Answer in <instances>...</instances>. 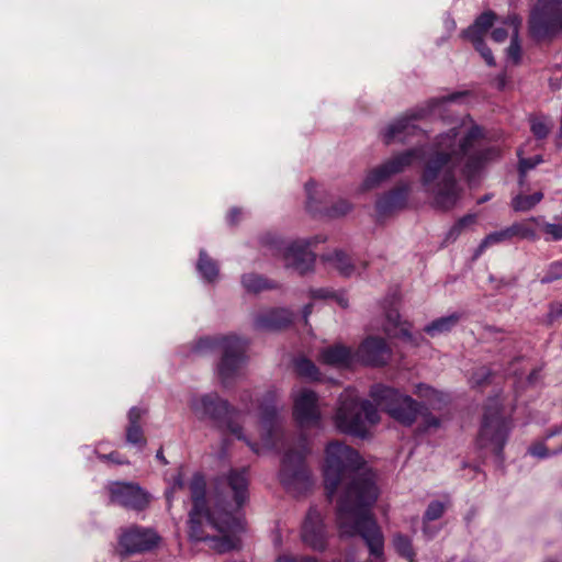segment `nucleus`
<instances>
[{"label":"nucleus","mask_w":562,"mask_h":562,"mask_svg":"<svg viewBox=\"0 0 562 562\" xmlns=\"http://www.w3.org/2000/svg\"><path fill=\"white\" fill-rule=\"evenodd\" d=\"M445 509V504L439 501H432L427 506L423 516V533L427 538H432L438 532V529H432L429 522L439 519L443 515Z\"/></svg>","instance_id":"nucleus-26"},{"label":"nucleus","mask_w":562,"mask_h":562,"mask_svg":"<svg viewBox=\"0 0 562 562\" xmlns=\"http://www.w3.org/2000/svg\"><path fill=\"white\" fill-rule=\"evenodd\" d=\"M380 416L376 406L368 401H360L355 389H346L339 396L338 407L334 416L336 428L344 434L364 438L367 423H379Z\"/></svg>","instance_id":"nucleus-8"},{"label":"nucleus","mask_w":562,"mask_h":562,"mask_svg":"<svg viewBox=\"0 0 562 562\" xmlns=\"http://www.w3.org/2000/svg\"><path fill=\"white\" fill-rule=\"evenodd\" d=\"M467 92H453L442 97H435L425 103L407 111L404 115L391 122L382 132L381 137L385 145L392 143H406L412 136L420 134L422 131L415 124V121L427 116L443 117L448 104L458 102L464 98Z\"/></svg>","instance_id":"nucleus-6"},{"label":"nucleus","mask_w":562,"mask_h":562,"mask_svg":"<svg viewBox=\"0 0 562 562\" xmlns=\"http://www.w3.org/2000/svg\"><path fill=\"white\" fill-rule=\"evenodd\" d=\"M156 458H157L159 461H161L164 464H167V463H168V462H167V460H166V458H165V456H164V452H162V450H161V449L157 451V453H156Z\"/></svg>","instance_id":"nucleus-56"},{"label":"nucleus","mask_w":562,"mask_h":562,"mask_svg":"<svg viewBox=\"0 0 562 562\" xmlns=\"http://www.w3.org/2000/svg\"><path fill=\"white\" fill-rule=\"evenodd\" d=\"M370 397L376 406L403 425L411 426L419 412V406L411 396L384 384H374Z\"/></svg>","instance_id":"nucleus-10"},{"label":"nucleus","mask_w":562,"mask_h":562,"mask_svg":"<svg viewBox=\"0 0 562 562\" xmlns=\"http://www.w3.org/2000/svg\"><path fill=\"white\" fill-rule=\"evenodd\" d=\"M424 425L425 430L430 428H438L440 426V420L432 415H426L424 418Z\"/></svg>","instance_id":"nucleus-48"},{"label":"nucleus","mask_w":562,"mask_h":562,"mask_svg":"<svg viewBox=\"0 0 562 562\" xmlns=\"http://www.w3.org/2000/svg\"><path fill=\"white\" fill-rule=\"evenodd\" d=\"M542 161V157L539 155L531 158H520L518 164L519 183L522 184L527 172L536 168Z\"/></svg>","instance_id":"nucleus-36"},{"label":"nucleus","mask_w":562,"mask_h":562,"mask_svg":"<svg viewBox=\"0 0 562 562\" xmlns=\"http://www.w3.org/2000/svg\"><path fill=\"white\" fill-rule=\"evenodd\" d=\"M241 284L249 293H258L263 290L273 289L274 284L257 273H245L241 276Z\"/></svg>","instance_id":"nucleus-27"},{"label":"nucleus","mask_w":562,"mask_h":562,"mask_svg":"<svg viewBox=\"0 0 562 562\" xmlns=\"http://www.w3.org/2000/svg\"><path fill=\"white\" fill-rule=\"evenodd\" d=\"M248 484L246 468L229 470L215 479L209 505L205 479L195 473L189 483L193 503L189 513L190 539L209 541L210 548L220 553L237 548V533L244 530L241 508L248 501Z\"/></svg>","instance_id":"nucleus-4"},{"label":"nucleus","mask_w":562,"mask_h":562,"mask_svg":"<svg viewBox=\"0 0 562 562\" xmlns=\"http://www.w3.org/2000/svg\"><path fill=\"white\" fill-rule=\"evenodd\" d=\"M295 370L299 375L316 381L321 379L317 367L307 358H297L294 362Z\"/></svg>","instance_id":"nucleus-30"},{"label":"nucleus","mask_w":562,"mask_h":562,"mask_svg":"<svg viewBox=\"0 0 562 562\" xmlns=\"http://www.w3.org/2000/svg\"><path fill=\"white\" fill-rule=\"evenodd\" d=\"M513 238L536 240L538 236L527 222H516L506 228L486 235L474 250V259L479 258L490 246L509 241Z\"/></svg>","instance_id":"nucleus-17"},{"label":"nucleus","mask_w":562,"mask_h":562,"mask_svg":"<svg viewBox=\"0 0 562 562\" xmlns=\"http://www.w3.org/2000/svg\"><path fill=\"white\" fill-rule=\"evenodd\" d=\"M557 220H561L562 221V214L559 216V217H555Z\"/></svg>","instance_id":"nucleus-64"},{"label":"nucleus","mask_w":562,"mask_h":562,"mask_svg":"<svg viewBox=\"0 0 562 562\" xmlns=\"http://www.w3.org/2000/svg\"><path fill=\"white\" fill-rule=\"evenodd\" d=\"M559 452H562V447L558 451H554L552 454H557Z\"/></svg>","instance_id":"nucleus-62"},{"label":"nucleus","mask_w":562,"mask_h":562,"mask_svg":"<svg viewBox=\"0 0 562 562\" xmlns=\"http://www.w3.org/2000/svg\"><path fill=\"white\" fill-rule=\"evenodd\" d=\"M391 348L383 338L368 337L358 348V358L368 366L380 367L391 359Z\"/></svg>","instance_id":"nucleus-18"},{"label":"nucleus","mask_w":562,"mask_h":562,"mask_svg":"<svg viewBox=\"0 0 562 562\" xmlns=\"http://www.w3.org/2000/svg\"><path fill=\"white\" fill-rule=\"evenodd\" d=\"M305 192H306V207L310 212H319L321 211V192L318 190L317 184L314 181H308L305 183Z\"/></svg>","instance_id":"nucleus-32"},{"label":"nucleus","mask_w":562,"mask_h":562,"mask_svg":"<svg viewBox=\"0 0 562 562\" xmlns=\"http://www.w3.org/2000/svg\"><path fill=\"white\" fill-rule=\"evenodd\" d=\"M160 537L150 529L138 526H132L121 533L119 544L127 554L149 551L158 546Z\"/></svg>","instance_id":"nucleus-14"},{"label":"nucleus","mask_w":562,"mask_h":562,"mask_svg":"<svg viewBox=\"0 0 562 562\" xmlns=\"http://www.w3.org/2000/svg\"><path fill=\"white\" fill-rule=\"evenodd\" d=\"M415 394H417L419 397L425 398L427 401V404L434 408L436 407L437 403H440L442 401L441 393L423 383L416 385Z\"/></svg>","instance_id":"nucleus-33"},{"label":"nucleus","mask_w":562,"mask_h":562,"mask_svg":"<svg viewBox=\"0 0 562 562\" xmlns=\"http://www.w3.org/2000/svg\"><path fill=\"white\" fill-rule=\"evenodd\" d=\"M528 452L536 457V458H540V459H544V458H548L550 456L546 445L543 442H538L533 446H531L529 449H528Z\"/></svg>","instance_id":"nucleus-43"},{"label":"nucleus","mask_w":562,"mask_h":562,"mask_svg":"<svg viewBox=\"0 0 562 562\" xmlns=\"http://www.w3.org/2000/svg\"><path fill=\"white\" fill-rule=\"evenodd\" d=\"M126 441L135 446H145L146 440L144 439L140 425H128L126 429Z\"/></svg>","instance_id":"nucleus-37"},{"label":"nucleus","mask_w":562,"mask_h":562,"mask_svg":"<svg viewBox=\"0 0 562 562\" xmlns=\"http://www.w3.org/2000/svg\"><path fill=\"white\" fill-rule=\"evenodd\" d=\"M475 221V216L472 215V214H469V215H465L463 217H461L450 229L449 232L447 233V237L446 239L447 240H456L460 234L462 233V231L473 224Z\"/></svg>","instance_id":"nucleus-35"},{"label":"nucleus","mask_w":562,"mask_h":562,"mask_svg":"<svg viewBox=\"0 0 562 562\" xmlns=\"http://www.w3.org/2000/svg\"><path fill=\"white\" fill-rule=\"evenodd\" d=\"M279 398L280 394L276 389L268 390L262 396L259 407L261 443L251 441L244 434L243 426L238 424L241 413L217 393L194 394L189 400V406L199 420L213 422L220 429L244 441L256 454H260L263 449L284 450L279 480L289 493L301 495L313 485L310 470L305 464V457L308 453L307 441L301 437L294 442L285 436L280 418L283 405H278Z\"/></svg>","instance_id":"nucleus-2"},{"label":"nucleus","mask_w":562,"mask_h":562,"mask_svg":"<svg viewBox=\"0 0 562 562\" xmlns=\"http://www.w3.org/2000/svg\"><path fill=\"white\" fill-rule=\"evenodd\" d=\"M184 487V480L182 474L179 472L172 480V484L170 491L166 493L168 501L171 499V494L177 492L178 490H182Z\"/></svg>","instance_id":"nucleus-45"},{"label":"nucleus","mask_w":562,"mask_h":562,"mask_svg":"<svg viewBox=\"0 0 562 562\" xmlns=\"http://www.w3.org/2000/svg\"><path fill=\"white\" fill-rule=\"evenodd\" d=\"M240 214L241 211L239 209L233 207L227 215L228 223L232 225L236 224L239 220Z\"/></svg>","instance_id":"nucleus-51"},{"label":"nucleus","mask_w":562,"mask_h":562,"mask_svg":"<svg viewBox=\"0 0 562 562\" xmlns=\"http://www.w3.org/2000/svg\"><path fill=\"white\" fill-rule=\"evenodd\" d=\"M408 189L406 186L395 188L382 194L375 203L376 212L380 216L387 215L405 206Z\"/></svg>","instance_id":"nucleus-20"},{"label":"nucleus","mask_w":562,"mask_h":562,"mask_svg":"<svg viewBox=\"0 0 562 562\" xmlns=\"http://www.w3.org/2000/svg\"><path fill=\"white\" fill-rule=\"evenodd\" d=\"M322 258L345 277H349L353 272V266L350 263L349 258L340 250L324 255Z\"/></svg>","instance_id":"nucleus-28"},{"label":"nucleus","mask_w":562,"mask_h":562,"mask_svg":"<svg viewBox=\"0 0 562 562\" xmlns=\"http://www.w3.org/2000/svg\"><path fill=\"white\" fill-rule=\"evenodd\" d=\"M561 431H562V426H561V427H557V428H554V429L550 430V431L547 434L546 438H552L553 436H555V435L560 434Z\"/></svg>","instance_id":"nucleus-55"},{"label":"nucleus","mask_w":562,"mask_h":562,"mask_svg":"<svg viewBox=\"0 0 562 562\" xmlns=\"http://www.w3.org/2000/svg\"><path fill=\"white\" fill-rule=\"evenodd\" d=\"M293 313L288 308H271L259 313L254 319V327L259 330H278L292 323Z\"/></svg>","instance_id":"nucleus-19"},{"label":"nucleus","mask_w":562,"mask_h":562,"mask_svg":"<svg viewBox=\"0 0 562 562\" xmlns=\"http://www.w3.org/2000/svg\"><path fill=\"white\" fill-rule=\"evenodd\" d=\"M293 416L301 428L319 427L322 414L317 394L307 387L292 391Z\"/></svg>","instance_id":"nucleus-12"},{"label":"nucleus","mask_w":562,"mask_h":562,"mask_svg":"<svg viewBox=\"0 0 562 562\" xmlns=\"http://www.w3.org/2000/svg\"><path fill=\"white\" fill-rule=\"evenodd\" d=\"M108 490L111 503L128 509L143 510L149 503V494L135 483L112 482Z\"/></svg>","instance_id":"nucleus-13"},{"label":"nucleus","mask_w":562,"mask_h":562,"mask_svg":"<svg viewBox=\"0 0 562 562\" xmlns=\"http://www.w3.org/2000/svg\"><path fill=\"white\" fill-rule=\"evenodd\" d=\"M462 316V313L459 312L441 316L427 324L424 327V331L431 337L449 333L452 328H454L458 325Z\"/></svg>","instance_id":"nucleus-22"},{"label":"nucleus","mask_w":562,"mask_h":562,"mask_svg":"<svg viewBox=\"0 0 562 562\" xmlns=\"http://www.w3.org/2000/svg\"><path fill=\"white\" fill-rule=\"evenodd\" d=\"M528 26L537 41L559 35L562 32V0H538L530 12Z\"/></svg>","instance_id":"nucleus-11"},{"label":"nucleus","mask_w":562,"mask_h":562,"mask_svg":"<svg viewBox=\"0 0 562 562\" xmlns=\"http://www.w3.org/2000/svg\"><path fill=\"white\" fill-rule=\"evenodd\" d=\"M562 278V261H554L549 266L548 273L542 278V283H550Z\"/></svg>","instance_id":"nucleus-41"},{"label":"nucleus","mask_w":562,"mask_h":562,"mask_svg":"<svg viewBox=\"0 0 562 562\" xmlns=\"http://www.w3.org/2000/svg\"><path fill=\"white\" fill-rule=\"evenodd\" d=\"M449 26H451L452 29L456 27V23L452 21L451 23H449Z\"/></svg>","instance_id":"nucleus-61"},{"label":"nucleus","mask_w":562,"mask_h":562,"mask_svg":"<svg viewBox=\"0 0 562 562\" xmlns=\"http://www.w3.org/2000/svg\"><path fill=\"white\" fill-rule=\"evenodd\" d=\"M331 296L336 299L337 303H338L342 308L348 307V300L345 297V295H344V294H336V293H333V295H331Z\"/></svg>","instance_id":"nucleus-52"},{"label":"nucleus","mask_w":562,"mask_h":562,"mask_svg":"<svg viewBox=\"0 0 562 562\" xmlns=\"http://www.w3.org/2000/svg\"><path fill=\"white\" fill-rule=\"evenodd\" d=\"M543 232L549 236L547 240H560L562 239V224L561 223H548L542 224Z\"/></svg>","instance_id":"nucleus-40"},{"label":"nucleus","mask_w":562,"mask_h":562,"mask_svg":"<svg viewBox=\"0 0 562 562\" xmlns=\"http://www.w3.org/2000/svg\"><path fill=\"white\" fill-rule=\"evenodd\" d=\"M324 482L329 498L340 492L336 522L340 537L361 536L375 558L383 555V536L370 513L379 496L374 473L360 454L339 441L325 449Z\"/></svg>","instance_id":"nucleus-3"},{"label":"nucleus","mask_w":562,"mask_h":562,"mask_svg":"<svg viewBox=\"0 0 562 562\" xmlns=\"http://www.w3.org/2000/svg\"><path fill=\"white\" fill-rule=\"evenodd\" d=\"M196 270L201 279L207 283L215 282L220 276L217 262L213 260L204 249H201L199 252Z\"/></svg>","instance_id":"nucleus-25"},{"label":"nucleus","mask_w":562,"mask_h":562,"mask_svg":"<svg viewBox=\"0 0 562 562\" xmlns=\"http://www.w3.org/2000/svg\"><path fill=\"white\" fill-rule=\"evenodd\" d=\"M530 130L536 138L542 139L546 138L550 130L552 128V122L549 117L546 116H533L530 117Z\"/></svg>","instance_id":"nucleus-31"},{"label":"nucleus","mask_w":562,"mask_h":562,"mask_svg":"<svg viewBox=\"0 0 562 562\" xmlns=\"http://www.w3.org/2000/svg\"><path fill=\"white\" fill-rule=\"evenodd\" d=\"M393 544L402 557L408 559L409 561L413 560L414 557V550L412 547V540L409 537L397 533L393 538Z\"/></svg>","instance_id":"nucleus-34"},{"label":"nucleus","mask_w":562,"mask_h":562,"mask_svg":"<svg viewBox=\"0 0 562 562\" xmlns=\"http://www.w3.org/2000/svg\"><path fill=\"white\" fill-rule=\"evenodd\" d=\"M495 20V14L492 11H486L480 14L473 24L462 32V37L469 40L481 54L488 66L495 65V59L492 50L484 43V35L492 27Z\"/></svg>","instance_id":"nucleus-16"},{"label":"nucleus","mask_w":562,"mask_h":562,"mask_svg":"<svg viewBox=\"0 0 562 562\" xmlns=\"http://www.w3.org/2000/svg\"><path fill=\"white\" fill-rule=\"evenodd\" d=\"M261 245L267 247L272 256L280 257L285 266L292 267L299 273L304 274L311 271L315 262V254L311 247L324 243L322 236L285 241L274 234H266L260 239Z\"/></svg>","instance_id":"nucleus-9"},{"label":"nucleus","mask_w":562,"mask_h":562,"mask_svg":"<svg viewBox=\"0 0 562 562\" xmlns=\"http://www.w3.org/2000/svg\"><path fill=\"white\" fill-rule=\"evenodd\" d=\"M351 211V204L346 200H339L331 207L326 210V214L330 217H338L346 215Z\"/></svg>","instance_id":"nucleus-39"},{"label":"nucleus","mask_w":562,"mask_h":562,"mask_svg":"<svg viewBox=\"0 0 562 562\" xmlns=\"http://www.w3.org/2000/svg\"><path fill=\"white\" fill-rule=\"evenodd\" d=\"M544 562H555V561L552 559H549V560H546Z\"/></svg>","instance_id":"nucleus-63"},{"label":"nucleus","mask_w":562,"mask_h":562,"mask_svg":"<svg viewBox=\"0 0 562 562\" xmlns=\"http://www.w3.org/2000/svg\"><path fill=\"white\" fill-rule=\"evenodd\" d=\"M483 128L471 119L441 133L432 145L415 146L404 150L371 169L364 177L362 190L380 187L403 172L415 161H422L419 183L435 209L452 210L461 200L463 189L457 179L461 171L469 183L481 173L485 165L499 157L496 147H480Z\"/></svg>","instance_id":"nucleus-1"},{"label":"nucleus","mask_w":562,"mask_h":562,"mask_svg":"<svg viewBox=\"0 0 562 562\" xmlns=\"http://www.w3.org/2000/svg\"><path fill=\"white\" fill-rule=\"evenodd\" d=\"M384 330L390 337H400L408 341L413 338L409 331V325L401 322L400 313L396 310L386 312Z\"/></svg>","instance_id":"nucleus-23"},{"label":"nucleus","mask_w":562,"mask_h":562,"mask_svg":"<svg viewBox=\"0 0 562 562\" xmlns=\"http://www.w3.org/2000/svg\"><path fill=\"white\" fill-rule=\"evenodd\" d=\"M538 374H539V370H533L529 375H528V383L529 384H535L538 380Z\"/></svg>","instance_id":"nucleus-53"},{"label":"nucleus","mask_w":562,"mask_h":562,"mask_svg":"<svg viewBox=\"0 0 562 562\" xmlns=\"http://www.w3.org/2000/svg\"><path fill=\"white\" fill-rule=\"evenodd\" d=\"M101 461H110L115 464H125L126 460L122 459L117 452H110L108 454H97Z\"/></svg>","instance_id":"nucleus-47"},{"label":"nucleus","mask_w":562,"mask_h":562,"mask_svg":"<svg viewBox=\"0 0 562 562\" xmlns=\"http://www.w3.org/2000/svg\"><path fill=\"white\" fill-rule=\"evenodd\" d=\"M247 340L236 335L203 337L199 339L192 352L206 355L221 351L222 357L216 366V375L224 387L231 386L239 376L247 362Z\"/></svg>","instance_id":"nucleus-5"},{"label":"nucleus","mask_w":562,"mask_h":562,"mask_svg":"<svg viewBox=\"0 0 562 562\" xmlns=\"http://www.w3.org/2000/svg\"><path fill=\"white\" fill-rule=\"evenodd\" d=\"M302 541L314 551H325L328 532L321 512L312 506L302 525Z\"/></svg>","instance_id":"nucleus-15"},{"label":"nucleus","mask_w":562,"mask_h":562,"mask_svg":"<svg viewBox=\"0 0 562 562\" xmlns=\"http://www.w3.org/2000/svg\"><path fill=\"white\" fill-rule=\"evenodd\" d=\"M506 23L512 30L510 44L507 48V58L513 60L515 64H518L521 58V46L519 41L521 19L518 15L513 14L507 16Z\"/></svg>","instance_id":"nucleus-24"},{"label":"nucleus","mask_w":562,"mask_h":562,"mask_svg":"<svg viewBox=\"0 0 562 562\" xmlns=\"http://www.w3.org/2000/svg\"><path fill=\"white\" fill-rule=\"evenodd\" d=\"M505 77L502 75V76H498L497 78V85H498V88L499 89H503L505 87Z\"/></svg>","instance_id":"nucleus-57"},{"label":"nucleus","mask_w":562,"mask_h":562,"mask_svg":"<svg viewBox=\"0 0 562 562\" xmlns=\"http://www.w3.org/2000/svg\"><path fill=\"white\" fill-rule=\"evenodd\" d=\"M449 26H451L452 29L456 27V23L452 21L451 23H449Z\"/></svg>","instance_id":"nucleus-60"},{"label":"nucleus","mask_w":562,"mask_h":562,"mask_svg":"<svg viewBox=\"0 0 562 562\" xmlns=\"http://www.w3.org/2000/svg\"><path fill=\"white\" fill-rule=\"evenodd\" d=\"M529 221H531V222H538V221H539V218H538V217H531V218H529Z\"/></svg>","instance_id":"nucleus-59"},{"label":"nucleus","mask_w":562,"mask_h":562,"mask_svg":"<svg viewBox=\"0 0 562 562\" xmlns=\"http://www.w3.org/2000/svg\"><path fill=\"white\" fill-rule=\"evenodd\" d=\"M311 295L314 299H327L333 295V293L326 289H316L311 291Z\"/></svg>","instance_id":"nucleus-50"},{"label":"nucleus","mask_w":562,"mask_h":562,"mask_svg":"<svg viewBox=\"0 0 562 562\" xmlns=\"http://www.w3.org/2000/svg\"><path fill=\"white\" fill-rule=\"evenodd\" d=\"M543 199L542 192L538 191L529 195L517 194L512 200V207L516 212H527L533 209Z\"/></svg>","instance_id":"nucleus-29"},{"label":"nucleus","mask_w":562,"mask_h":562,"mask_svg":"<svg viewBox=\"0 0 562 562\" xmlns=\"http://www.w3.org/2000/svg\"><path fill=\"white\" fill-rule=\"evenodd\" d=\"M491 375L492 372L488 368L481 367L472 373L470 378V383L472 384V386H481L488 381Z\"/></svg>","instance_id":"nucleus-38"},{"label":"nucleus","mask_w":562,"mask_h":562,"mask_svg":"<svg viewBox=\"0 0 562 562\" xmlns=\"http://www.w3.org/2000/svg\"><path fill=\"white\" fill-rule=\"evenodd\" d=\"M512 430V419L503 413L498 396L488 398L481 428L476 439L477 448L484 453H491L498 467L504 462V447Z\"/></svg>","instance_id":"nucleus-7"},{"label":"nucleus","mask_w":562,"mask_h":562,"mask_svg":"<svg viewBox=\"0 0 562 562\" xmlns=\"http://www.w3.org/2000/svg\"><path fill=\"white\" fill-rule=\"evenodd\" d=\"M146 414V409L133 406L128 412V425H139V420Z\"/></svg>","instance_id":"nucleus-44"},{"label":"nucleus","mask_w":562,"mask_h":562,"mask_svg":"<svg viewBox=\"0 0 562 562\" xmlns=\"http://www.w3.org/2000/svg\"><path fill=\"white\" fill-rule=\"evenodd\" d=\"M490 199H491V196H490L488 194H487V195H484L483 198H481V199L479 200V203H484V202L488 201Z\"/></svg>","instance_id":"nucleus-58"},{"label":"nucleus","mask_w":562,"mask_h":562,"mask_svg":"<svg viewBox=\"0 0 562 562\" xmlns=\"http://www.w3.org/2000/svg\"><path fill=\"white\" fill-rule=\"evenodd\" d=\"M352 358L351 349L342 345L325 348L321 352V360L330 366L347 367L352 362Z\"/></svg>","instance_id":"nucleus-21"},{"label":"nucleus","mask_w":562,"mask_h":562,"mask_svg":"<svg viewBox=\"0 0 562 562\" xmlns=\"http://www.w3.org/2000/svg\"><path fill=\"white\" fill-rule=\"evenodd\" d=\"M562 316V304H552L548 317L553 321L557 317Z\"/></svg>","instance_id":"nucleus-49"},{"label":"nucleus","mask_w":562,"mask_h":562,"mask_svg":"<svg viewBox=\"0 0 562 562\" xmlns=\"http://www.w3.org/2000/svg\"><path fill=\"white\" fill-rule=\"evenodd\" d=\"M312 307H313V305H312V304H306V305L303 307V317H304L305 322H307V317H308V315L312 313Z\"/></svg>","instance_id":"nucleus-54"},{"label":"nucleus","mask_w":562,"mask_h":562,"mask_svg":"<svg viewBox=\"0 0 562 562\" xmlns=\"http://www.w3.org/2000/svg\"><path fill=\"white\" fill-rule=\"evenodd\" d=\"M504 26L495 27L492 32V38L496 43H503L509 35L512 36V30L509 25L506 23V20L504 21Z\"/></svg>","instance_id":"nucleus-42"},{"label":"nucleus","mask_w":562,"mask_h":562,"mask_svg":"<svg viewBox=\"0 0 562 562\" xmlns=\"http://www.w3.org/2000/svg\"><path fill=\"white\" fill-rule=\"evenodd\" d=\"M240 402L243 403V405L245 406V409L244 411H239L241 413V416L239 417L238 419V424L240 425V422H244L245 420V417L246 415L249 413V406H248V402H251V392L249 391H245L241 395H240Z\"/></svg>","instance_id":"nucleus-46"}]
</instances>
